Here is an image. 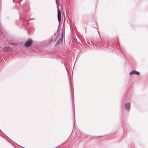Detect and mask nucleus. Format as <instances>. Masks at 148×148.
<instances>
[{"label":"nucleus","instance_id":"1","mask_svg":"<svg viewBox=\"0 0 148 148\" xmlns=\"http://www.w3.org/2000/svg\"><path fill=\"white\" fill-rule=\"evenodd\" d=\"M32 40L30 39H29L25 42V45L27 47H29L32 44Z\"/></svg>","mask_w":148,"mask_h":148},{"label":"nucleus","instance_id":"2","mask_svg":"<svg viewBox=\"0 0 148 148\" xmlns=\"http://www.w3.org/2000/svg\"><path fill=\"white\" fill-rule=\"evenodd\" d=\"M125 109L127 111H129L130 109V104L129 103H126L125 106Z\"/></svg>","mask_w":148,"mask_h":148},{"label":"nucleus","instance_id":"3","mask_svg":"<svg viewBox=\"0 0 148 148\" xmlns=\"http://www.w3.org/2000/svg\"><path fill=\"white\" fill-rule=\"evenodd\" d=\"M59 10L58 7V17L59 21L61 19V14L60 11Z\"/></svg>","mask_w":148,"mask_h":148},{"label":"nucleus","instance_id":"4","mask_svg":"<svg viewBox=\"0 0 148 148\" xmlns=\"http://www.w3.org/2000/svg\"><path fill=\"white\" fill-rule=\"evenodd\" d=\"M130 75H139V72L136 71H133L131 72H130Z\"/></svg>","mask_w":148,"mask_h":148},{"label":"nucleus","instance_id":"5","mask_svg":"<svg viewBox=\"0 0 148 148\" xmlns=\"http://www.w3.org/2000/svg\"><path fill=\"white\" fill-rule=\"evenodd\" d=\"M3 50L4 51H9L10 50V49L9 47H5L3 48Z\"/></svg>","mask_w":148,"mask_h":148},{"label":"nucleus","instance_id":"6","mask_svg":"<svg viewBox=\"0 0 148 148\" xmlns=\"http://www.w3.org/2000/svg\"><path fill=\"white\" fill-rule=\"evenodd\" d=\"M56 2H57V0H56Z\"/></svg>","mask_w":148,"mask_h":148}]
</instances>
